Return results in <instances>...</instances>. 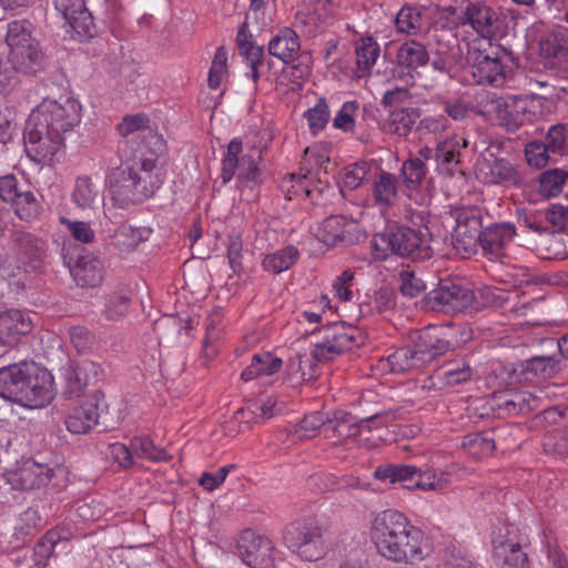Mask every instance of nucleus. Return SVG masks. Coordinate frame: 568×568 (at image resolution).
I'll list each match as a JSON object with an SVG mask.
<instances>
[{"instance_id":"9d476101","label":"nucleus","mask_w":568,"mask_h":568,"mask_svg":"<svg viewBox=\"0 0 568 568\" xmlns=\"http://www.w3.org/2000/svg\"><path fill=\"white\" fill-rule=\"evenodd\" d=\"M496 118L500 126L508 132H516L520 126L534 123L542 114V100L537 95H508L497 98L491 94Z\"/></svg>"},{"instance_id":"052dcab7","label":"nucleus","mask_w":568,"mask_h":568,"mask_svg":"<svg viewBox=\"0 0 568 568\" xmlns=\"http://www.w3.org/2000/svg\"><path fill=\"white\" fill-rule=\"evenodd\" d=\"M449 483L450 479L448 471H440L437 474L434 470H417V480L415 486L422 490H442L446 488Z\"/></svg>"},{"instance_id":"cd10ccee","label":"nucleus","mask_w":568,"mask_h":568,"mask_svg":"<svg viewBox=\"0 0 568 568\" xmlns=\"http://www.w3.org/2000/svg\"><path fill=\"white\" fill-rule=\"evenodd\" d=\"M372 196L374 204L379 207L381 213L386 214L398 197L395 175L385 171H381L375 175L372 184Z\"/></svg>"},{"instance_id":"f8f14e48","label":"nucleus","mask_w":568,"mask_h":568,"mask_svg":"<svg viewBox=\"0 0 568 568\" xmlns=\"http://www.w3.org/2000/svg\"><path fill=\"white\" fill-rule=\"evenodd\" d=\"M322 341L314 345L312 357L318 362H329L336 356L362 344V336L354 326L334 323L321 331Z\"/></svg>"},{"instance_id":"c03bdc74","label":"nucleus","mask_w":568,"mask_h":568,"mask_svg":"<svg viewBox=\"0 0 568 568\" xmlns=\"http://www.w3.org/2000/svg\"><path fill=\"white\" fill-rule=\"evenodd\" d=\"M304 118L313 135L322 132L331 120V111L325 98H320L316 104L304 112Z\"/></svg>"},{"instance_id":"f704fd0d","label":"nucleus","mask_w":568,"mask_h":568,"mask_svg":"<svg viewBox=\"0 0 568 568\" xmlns=\"http://www.w3.org/2000/svg\"><path fill=\"white\" fill-rule=\"evenodd\" d=\"M300 251L294 245L284 246L275 252L266 254L262 262V268L272 274H280L290 270L300 258Z\"/></svg>"},{"instance_id":"49530a36","label":"nucleus","mask_w":568,"mask_h":568,"mask_svg":"<svg viewBox=\"0 0 568 568\" xmlns=\"http://www.w3.org/2000/svg\"><path fill=\"white\" fill-rule=\"evenodd\" d=\"M11 204L16 214L23 221L36 220L41 213V205L31 191H22Z\"/></svg>"},{"instance_id":"473e14b6","label":"nucleus","mask_w":568,"mask_h":568,"mask_svg":"<svg viewBox=\"0 0 568 568\" xmlns=\"http://www.w3.org/2000/svg\"><path fill=\"white\" fill-rule=\"evenodd\" d=\"M24 362L7 365L0 368V397L16 403L18 396L22 395L21 385L23 377Z\"/></svg>"},{"instance_id":"f3484780","label":"nucleus","mask_w":568,"mask_h":568,"mask_svg":"<svg viewBox=\"0 0 568 568\" xmlns=\"http://www.w3.org/2000/svg\"><path fill=\"white\" fill-rule=\"evenodd\" d=\"M53 476V469L31 458L23 459L13 469L7 471V481L16 489L32 490L47 485Z\"/></svg>"},{"instance_id":"393cba45","label":"nucleus","mask_w":568,"mask_h":568,"mask_svg":"<svg viewBox=\"0 0 568 568\" xmlns=\"http://www.w3.org/2000/svg\"><path fill=\"white\" fill-rule=\"evenodd\" d=\"M491 542L494 557L501 568H529L528 556L519 542L500 535L495 536Z\"/></svg>"},{"instance_id":"ea45409f","label":"nucleus","mask_w":568,"mask_h":568,"mask_svg":"<svg viewBox=\"0 0 568 568\" xmlns=\"http://www.w3.org/2000/svg\"><path fill=\"white\" fill-rule=\"evenodd\" d=\"M331 149L328 144H311L304 150L302 165L310 175L312 171H328L331 164Z\"/></svg>"},{"instance_id":"4c0bfd02","label":"nucleus","mask_w":568,"mask_h":568,"mask_svg":"<svg viewBox=\"0 0 568 568\" xmlns=\"http://www.w3.org/2000/svg\"><path fill=\"white\" fill-rule=\"evenodd\" d=\"M379 44L372 37H364L355 42L357 69L363 73L371 71L379 57Z\"/></svg>"},{"instance_id":"680f3d73","label":"nucleus","mask_w":568,"mask_h":568,"mask_svg":"<svg viewBox=\"0 0 568 568\" xmlns=\"http://www.w3.org/2000/svg\"><path fill=\"white\" fill-rule=\"evenodd\" d=\"M419 119V112L415 108H403L395 110L390 114L394 131L399 135H404L410 131Z\"/></svg>"},{"instance_id":"ddd939ff","label":"nucleus","mask_w":568,"mask_h":568,"mask_svg":"<svg viewBox=\"0 0 568 568\" xmlns=\"http://www.w3.org/2000/svg\"><path fill=\"white\" fill-rule=\"evenodd\" d=\"M236 554L251 568H271L274 565L276 548L266 535L246 528L236 537Z\"/></svg>"},{"instance_id":"8fccbe9b","label":"nucleus","mask_w":568,"mask_h":568,"mask_svg":"<svg viewBox=\"0 0 568 568\" xmlns=\"http://www.w3.org/2000/svg\"><path fill=\"white\" fill-rule=\"evenodd\" d=\"M568 180V173L560 169L545 171L539 179V191L547 197L557 196Z\"/></svg>"},{"instance_id":"13d9d810","label":"nucleus","mask_w":568,"mask_h":568,"mask_svg":"<svg viewBox=\"0 0 568 568\" xmlns=\"http://www.w3.org/2000/svg\"><path fill=\"white\" fill-rule=\"evenodd\" d=\"M144 240L142 230L123 226L114 235V245L120 252L126 253L134 251Z\"/></svg>"},{"instance_id":"4be33fe9","label":"nucleus","mask_w":568,"mask_h":568,"mask_svg":"<svg viewBox=\"0 0 568 568\" xmlns=\"http://www.w3.org/2000/svg\"><path fill=\"white\" fill-rule=\"evenodd\" d=\"M481 235V222L475 210H460L456 213V225L453 239L456 247L465 251L473 250Z\"/></svg>"},{"instance_id":"3c124183","label":"nucleus","mask_w":568,"mask_h":568,"mask_svg":"<svg viewBox=\"0 0 568 568\" xmlns=\"http://www.w3.org/2000/svg\"><path fill=\"white\" fill-rule=\"evenodd\" d=\"M542 449L548 455L568 458V430L554 429L544 435Z\"/></svg>"},{"instance_id":"79ce46f5","label":"nucleus","mask_w":568,"mask_h":568,"mask_svg":"<svg viewBox=\"0 0 568 568\" xmlns=\"http://www.w3.org/2000/svg\"><path fill=\"white\" fill-rule=\"evenodd\" d=\"M523 181L515 166L506 160H495L490 166V178L488 183L503 184L505 186H515Z\"/></svg>"},{"instance_id":"1a4fd4ad","label":"nucleus","mask_w":568,"mask_h":568,"mask_svg":"<svg viewBox=\"0 0 568 568\" xmlns=\"http://www.w3.org/2000/svg\"><path fill=\"white\" fill-rule=\"evenodd\" d=\"M262 151L254 145L227 144L226 152L222 160L221 179L227 184L235 175L240 184L253 186L262 183L261 161Z\"/></svg>"},{"instance_id":"2eb2a0df","label":"nucleus","mask_w":568,"mask_h":568,"mask_svg":"<svg viewBox=\"0 0 568 568\" xmlns=\"http://www.w3.org/2000/svg\"><path fill=\"white\" fill-rule=\"evenodd\" d=\"M474 301V293L469 288L449 280L442 281L425 297L426 305L433 311L452 314L473 306Z\"/></svg>"},{"instance_id":"a211bd4d","label":"nucleus","mask_w":568,"mask_h":568,"mask_svg":"<svg viewBox=\"0 0 568 568\" xmlns=\"http://www.w3.org/2000/svg\"><path fill=\"white\" fill-rule=\"evenodd\" d=\"M379 416L375 415L371 418L357 420L355 416L344 410H336L331 418H327L325 433L327 438L333 439L336 448L347 446L352 448L355 443V437L361 433V428L369 422L378 419Z\"/></svg>"},{"instance_id":"09e8293b","label":"nucleus","mask_w":568,"mask_h":568,"mask_svg":"<svg viewBox=\"0 0 568 568\" xmlns=\"http://www.w3.org/2000/svg\"><path fill=\"white\" fill-rule=\"evenodd\" d=\"M227 51L224 47H219L213 57L207 78V85L212 90H217L227 78Z\"/></svg>"},{"instance_id":"b1692460","label":"nucleus","mask_w":568,"mask_h":568,"mask_svg":"<svg viewBox=\"0 0 568 568\" xmlns=\"http://www.w3.org/2000/svg\"><path fill=\"white\" fill-rule=\"evenodd\" d=\"M99 372L100 365L90 361H84L74 367L68 368L65 372V394L70 397H74V399H79L83 396H94L93 394H85L84 390L91 377H97Z\"/></svg>"},{"instance_id":"0e129e2a","label":"nucleus","mask_w":568,"mask_h":568,"mask_svg":"<svg viewBox=\"0 0 568 568\" xmlns=\"http://www.w3.org/2000/svg\"><path fill=\"white\" fill-rule=\"evenodd\" d=\"M398 281L400 293L408 297H415L426 290L425 282L410 268L402 270Z\"/></svg>"},{"instance_id":"5fc2aeb1","label":"nucleus","mask_w":568,"mask_h":568,"mask_svg":"<svg viewBox=\"0 0 568 568\" xmlns=\"http://www.w3.org/2000/svg\"><path fill=\"white\" fill-rule=\"evenodd\" d=\"M416 468L409 465H386L375 469L374 476L379 480H388L390 484H402L410 480Z\"/></svg>"},{"instance_id":"5701e85b","label":"nucleus","mask_w":568,"mask_h":568,"mask_svg":"<svg viewBox=\"0 0 568 568\" xmlns=\"http://www.w3.org/2000/svg\"><path fill=\"white\" fill-rule=\"evenodd\" d=\"M355 224L343 215H331L317 227L316 237L327 246L348 245L353 242Z\"/></svg>"},{"instance_id":"f03ea898","label":"nucleus","mask_w":568,"mask_h":568,"mask_svg":"<svg viewBox=\"0 0 568 568\" xmlns=\"http://www.w3.org/2000/svg\"><path fill=\"white\" fill-rule=\"evenodd\" d=\"M371 538L379 556L399 565H417L430 552L424 531L395 509L376 515Z\"/></svg>"},{"instance_id":"bb28decb","label":"nucleus","mask_w":568,"mask_h":568,"mask_svg":"<svg viewBox=\"0 0 568 568\" xmlns=\"http://www.w3.org/2000/svg\"><path fill=\"white\" fill-rule=\"evenodd\" d=\"M32 328L31 320L21 311L11 310L0 314V342L13 344Z\"/></svg>"},{"instance_id":"2f4dec72","label":"nucleus","mask_w":568,"mask_h":568,"mask_svg":"<svg viewBox=\"0 0 568 568\" xmlns=\"http://www.w3.org/2000/svg\"><path fill=\"white\" fill-rule=\"evenodd\" d=\"M280 189L287 200L306 197L312 202L317 200V194L322 189L311 186V178L307 173L304 174H287L280 183Z\"/></svg>"},{"instance_id":"37998d69","label":"nucleus","mask_w":568,"mask_h":568,"mask_svg":"<svg viewBox=\"0 0 568 568\" xmlns=\"http://www.w3.org/2000/svg\"><path fill=\"white\" fill-rule=\"evenodd\" d=\"M444 111L455 121H463L474 110L471 95L467 92L449 97L443 101Z\"/></svg>"},{"instance_id":"aec40b11","label":"nucleus","mask_w":568,"mask_h":568,"mask_svg":"<svg viewBox=\"0 0 568 568\" xmlns=\"http://www.w3.org/2000/svg\"><path fill=\"white\" fill-rule=\"evenodd\" d=\"M54 7L79 38L94 36V19L87 8L85 0H54Z\"/></svg>"},{"instance_id":"a18cd8bd","label":"nucleus","mask_w":568,"mask_h":568,"mask_svg":"<svg viewBox=\"0 0 568 568\" xmlns=\"http://www.w3.org/2000/svg\"><path fill=\"white\" fill-rule=\"evenodd\" d=\"M403 183L407 190V196L410 191L417 190L426 176V168L420 159H410L403 163L400 170Z\"/></svg>"},{"instance_id":"4468645a","label":"nucleus","mask_w":568,"mask_h":568,"mask_svg":"<svg viewBox=\"0 0 568 568\" xmlns=\"http://www.w3.org/2000/svg\"><path fill=\"white\" fill-rule=\"evenodd\" d=\"M341 0H308L295 14V26L307 37H315L332 24Z\"/></svg>"},{"instance_id":"603ef678","label":"nucleus","mask_w":568,"mask_h":568,"mask_svg":"<svg viewBox=\"0 0 568 568\" xmlns=\"http://www.w3.org/2000/svg\"><path fill=\"white\" fill-rule=\"evenodd\" d=\"M462 447L474 458H481L491 454L495 443L483 434H469L463 438Z\"/></svg>"},{"instance_id":"a878e982","label":"nucleus","mask_w":568,"mask_h":568,"mask_svg":"<svg viewBox=\"0 0 568 568\" xmlns=\"http://www.w3.org/2000/svg\"><path fill=\"white\" fill-rule=\"evenodd\" d=\"M104 267L100 258L93 254L80 255L71 267V275L82 287H97L103 281Z\"/></svg>"},{"instance_id":"de8ad7c7","label":"nucleus","mask_w":568,"mask_h":568,"mask_svg":"<svg viewBox=\"0 0 568 568\" xmlns=\"http://www.w3.org/2000/svg\"><path fill=\"white\" fill-rule=\"evenodd\" d=\"M358 113V101L351 100L344 102L332 120L333 128L345 133L353 132L356 125Z\"/></svg>"},{"instance_id":"20e7f679","label":"nucleus","mask_w":568,"mask_h":568,"mask_svg":"<svg viewBox=\"0 0 568 568\" xmlns=\"http://www.w3.org/2000/svg\"><path fill=\"white\" fill-rule=\"evenodd\" d=\"M469 73L476 84L501 87L511 71V53L497 42H468Z\"/></svg>"},{"instance_id":"7ed1b4c3","label":"nucleus","mask_w":568,"mask_h":568,"mask_svg":"<svg viewBox=\"0 0 568 568\" xmlns=\"http://www.w3.org/2000/svg\"><path fill=\"white\" fill-rule=\"evenodd\" d=\"M81 103L71 94L45 98L29 115L23 142H63V133L81 121Z\"/></svg>"},{"instance_id":"0eeeda50","label":"nucleus","mask_w":568,"mask_h":568,"mask_svg":"<svg viewBox=\"0 0 568 568\" xmlns=\"http://www.w3.org/2000/svg\"><path fill=\"white\" fill-rule=\"evenodd\" d=\"M450 347L448 341L433 336L430 331L426 329L414 346L402 347L389 354L387 363L393 373L418 369L448 352Z\"/></svg>"},{"instance_id":"c85d7f7f","label":"nucleus","mask_w":568,"mask_h":568,"mask_svg":"<svg viewBox=\"0 0 568 568\" xmlns=\"http://www.w3.org/2000/svg\"><path fill=\"white\" fill-rule=\"evenodd\" d=\"M515 234L513 224L497 223L481 231L479 243L487 254L497 257L501 250L513 241Z\"/></svg>"},{"instance_id":"338daca9","label":"nucleus","mask_w":568,"mask_h":568,"mask_svg":"<svg viewBox=\"0 0 568 568\" xmlns=\"http://www.w3.org/2000/svg\"><path fill=\"white\" fill-rule=\"evenodd\" d=\"M70 342L78 353H88L95 345L94 334L84 326H72L69 329Z\"/></svg>"},{"instance_id":"864d4df0","label":"nucleus","mask_w":568,"mask_h":568,"mask_svg":"<svg viewBox=\"0 0 568 568\" xmlns=\"http://www.w3.org/2000/svg\"><path fill=\"white\" fill-rule=\"evenodd\" d=\"M133 454L143 459L159 462L166 458V453L156 447L146 436L133 437L130 442Z\"/></svg>"},{"instance_id":"7c9ffc66","label":"nucleus","mask_w":568,"mask_h":568,"mask_svg":"<svg viewBox=\"0 0 568 568\" xmlns=\"http://www.w3.org/2000/svg\"><path fill=\"white\" fill-rule=\"evenodd\" d=\"M16 243L21 260L28 264L32 271L40 270L47 254L45 242L30 233H18L16 235Z\"/></svg>"},{"instance_id":"e433bc0d","label":"nucleus","mask_w":568,"mask_h":568,"mask_svg":"<svg viewBox=\"0 0 568 568\" xmlns=\"http://www.w3.org/2000/svg\"><path fill=\"white\" fill-rule=\"evenodd\" d=\"M282 367V359L268 352L255 354L251 364L242 372L241 378L245 382L261 376H270L277 373Z\"/></svg>"},{"instance_id":"f257e3e1","label":"nucleus","mask_w":568,"mask_h":568,"mask_svg":"<svg viewBox=\"0 0 568 568\" xmlns=\"http://www.w3.org/2000/svg\"><path fill=\"white\" fill-rule=\"evenodd\" d=\"M124 156L108 178L111 199L122 209L151 199L166 179L169 162L165 144H134Z\"/></svg>"},{"instance_id":"412c9836","label":"nucleus","mask_w":568,"mask_h":568,"mask_svg":"<svg viewBox=\"0 0 568 568\" xmlns=\"http://www.w3.org/2000/svg\"><path fill=\"white\" fill-rule=\"evenodd\" d=\"M541 398L527 390H516L494 398L493 408L499 417L526 414L539 408Z\"/></svg>"},{"instance_id":"9b49d317","label":"nucleus","mask_w":568,"mask_h":568,"mask_svg":"<svg viewBox=\"0 0 568 568\" xmlns=\"http://www.w3.org/2000/svg\"><path fill=\"white\" fill-rule=\"evenodd\" d=\"M22 395L17 404L28 408H41L50 404L54 397V382L51 373L39 367L34 362H24L21 385Z\"/></svg>"},{"instance_id":"4d7b16f0","label":"nucleus","mask_w":568,"mask_h":568,"mask_svg":"<svg viewBox=\"0 0 568 568\" xmlns=\"http://www.w3.org/2000/svg\"><path fill=\"white\" fill-rule=\"evenodd\" d=\"M98 196V191L88 176L78 178L72 192V200L77 206L90 207Z\"/></svg>"},{"instance_id":"72a5a7b5","label":"nucleus","mask_w":568,"mask_h":568,"mask_svg":"<svg viewBox=\"0 0 568 568\" xmlns=\"http://www.w3.org/2000/svg\"><path fill=\"white\" fill-rule=\"evenodd\" d=\"M237 47L240 55L244 58L247 68H250L246 77L251 78L256 84L260 79V68L263 65L264 50L242 31L237 34Z\"/></svg>"},{"instance_id":"774afa93","label":"nucleus","mask_w":568,"mask_h":568,"mask_svg":"<svg viewBox=\"0 0 568 568\" xmlns=\"http://www.w3.org/2000/svg\"><path fill=\"white\" fill-rule=\"evenodd\" d=\"M58 541V534L55 531H49L37 542L33 549L36 565L45 566L48 564V560L52 556Z\"/></svg>"},{"instance_id":"c756f323","label":"nucleus","mask_w":568,"mask_h":568,"mask_svg":"<svg viewBox=\"0 0 568 568\" xmlns=\"http://www.w3.org/2000/svg\"><path fill=\"white\" fill-rule=\"evenodd\" d=\"M301 43L298 36L291 28H283L268 42V52L284 63L298 57Z\"/></svg>"},{"instance_id":"6ab92c4d","label":"nucleus","mask_w":568,"mask_h":568,"mask_svg":"<svg viewBox=\"0 0 568 568\" xmlns=\"http://www.w3.org/2000/svg\"><path fill=\"white\" fill-rule=\"evenodd\" d=\"M99 420V404L97 396H83L73 399L64 417L67 429L72 434L90 432Z\"/></svg>"},{"instance_id":"bf43d9fd","label":"nucleus","mask_w":568,"mask_h":568,"mask_svg":"<svg viewBox=\"0 0 568 568\" xmlns=\"http://www.w3.org/2000/svg\"><path fill=\"white\" fill-rule=\"evenodd\" d=\"M118 131L121 136L126 138L136 132L152 133L153 129L151 126L150 118L145 113H136L125 115L118 124Z\"/></svg>"},{"instance_id":"dca6fc26","label":"nucleus","mask_w":568,"mask_h":568,"mask_svg":"<svg viewBox=\"0 0 568 568\" xmlns=\"http://www.w3.org/2000/svg\"><path fill=\"white\" fill-rule=\"evenodd\" d=\"M464 24H468L477 34L469 42L481 40L497 42L501 32L503 19L494 9L487 6L470 3L465 11Z\"/></svg>"},{"instance_id":"69168bd1","label":"nucleus","mask_w":568,"mask_h":568,"mask_svg":"<svg viewBox=\"0 0 568 568\" xmlns=\"http://www.w3.org/2000/svg\"><path fill=\"white\" fill-rule=\"evenodd\" d=\"M449 145L450 144H436L435 149L438 170L446 175H452L459 163L458 152L450 149Z\"/></svg>"},{"instance_id":"c9c22d12","label":"nucleus","mask_w":568,"mask_h":568,"mask_svg":"<svg viewBox=\"0 0 568 568\" xmlns=\"http://www.w3.org/2000/svg\"><path fill=\"white\" fill-rule=\"evenodd\" d=\"M428 60L429 55L425 45L415 40L402 43L396 53L397 64L409 70L426 65Z\"/></svg>"},{"instance_id":"a19ab883","label":"nucleus","mask_w":568,"mask_h":568,"mask_svg":"<svg viewBox=\"0 0 568 568\" xmlns=\"http://www.w3.org/2000/svg\"><path fill=\"white\" fill-rule=\"evenodd\" d=\"M422 11L415 6H404L395 18V27L398 33L407 36L417 34L422 29Z\"/></svg>"},{"instance_id":"39448f33","label":"nucleus","mask_w":568,"mask_h":568,"mask_svg":"<svg viewBox=\"0 0 568 568\" xmlns=\"http://www.w3.org/2000/svg\"><path fill=\"white\" fill-rule=\"evenodd\" d=\"M372 245L378 258L396 254L426 260L433 254L425 235L420 231L396 224L388 225L382 233L375 234Z\"/></svg>"},{"instance_id":"e2e57ef3","label":"nucleus","mask_w":568,"mask_h":568,"mask_svg":"<svg viewBox=\"0 0 568 568\" xmlns=\"http://www.w3.org/2000/svg\"><path fill=\"white\" fill-rule=\"evenodd\" d=\"M559 149L560 144H526L525 155L527 163L536 169H541L548 163V153L550 151L556 152Z\"/></svg>"},{"instance_id":"6e6552de","label":"nucleus","mask_w":568,"mask_h":568,"mask_svg":"<svg viewBox=\"0 0 568 568\" xmlns=\"http://www.w3.org/2000/svg\"><path fill=\"white\" fill-rule=\"evenodd\" d=\"M286 546L306 561L324 558L331 542L327 529L313 520L296 521L285 531Z\"/></svg>"},{"instance_id":"423d86ee","label":"nucleus","mask_w":568,"mask_h":568,"mask_svg":"<svg viewBox=\"0 0 568 568\" xmlns=\"http://www.w3.org/2000/svg\"><path fill=\"white\" fill-rule=\"evenodd\" d=\"M31 27L27 20H13L7 26L8 59L14 71L34 73L41 67L42 52L32 37Z\"/></svg>"},{"instance_id":"58836bf2","label":"nucleus","mask_w":568,"mask_h":568,"mask_svg":"<svg viewBox=\"0 0 568 568\" xmlns=\"http://www.w3.org/2000/svg\"><path fill=\"white\" fill-rule=\"evenodd\" d=\"M473 368L465 358L446 363L439 372V378L447 386H455L468 382L473 377Z\"/></svg>"},{"instance_id":"6e6d98bb","label":"nucleus","mask_w":568,"mask_h":568,"mask_svg":"<svg viewBox=\"0 0 568 568\" xmlns=\"http://www.w3.org/2000/svg\"><path fill=\"white\" fill-rule=\"evenodd\" d=\"M131 305L126 294L113 293L105 298L102 314L108 321H119L125 316Z\"/></svg>"}]
</instances>
